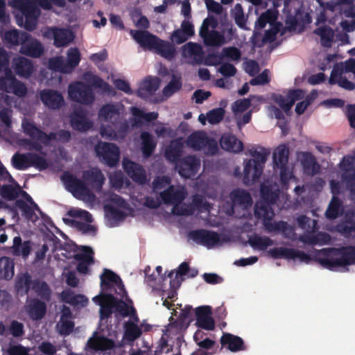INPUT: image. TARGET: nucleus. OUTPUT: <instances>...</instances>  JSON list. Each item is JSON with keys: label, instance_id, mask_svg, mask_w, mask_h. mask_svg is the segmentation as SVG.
<instances>
[{"label": "nucleus", "instance_id": "nucleus-1", "mask_svg": "<svg viewBox=\"0 0 355 355\" xmlns=\"http://www.w3.org/2000/svg\"><path fill=\"white\" fill-rule=\"evenodd\" d=\"M83 178L84 180L78 179L68 172L62 175V180L67 189L77 199L94 198V194L91 192L87 184L96 191L100 192L105 181L103 173L98 168H92L84 171Z\"/></svg>", "mask_w": 355, "mask_h": 355}, {"label": "nucleus", "instance_id": "nucleus-2", "mask_svg": "<svg viewBox=\"0 0 355 355\" xmlns=\"http://www.w3.org/2000/svg\"><path fill=\"white\" fill-rule=\"evenodd\" d=\"M315 259L323 268L330 270L353 265L355 264V246L323 248L315 252Z\"/></svg>", "mask_w": 355, "mask_h": 355}, {"label": "nucleus", "instance_id": "nucleus-3", "mask_svg": "<svg viewBox=\"0 0 355 355\" xmlns=\"http://www.w3.org/2000/svg\"><path fill=\"white\" fill-rule=\"evenodd\" d=\"M93 87L101 89L105 92H110L112 89L111 86L105 82L101 78L94 76L92 82V85L83 82L75 81L70 83L68 86L69 98L73 102L90 105L95 101V94Z\"/></svg>", "mask_w": 355, "mask_h": 355}, {"label": "nucleus", "instance_id": "nucleus-4", "mask_svg": "<svg viewBox=\"0 0 355 355\" xmlns=\"http://www.w3.org/2000/svg\"><path fill=\"white\" fill-rule=\"evenodd\" d=\"M132 37L144 49L154 50L157 54L168 60L175 56V49L173 44L161 40L148 31L130 30Z\"/></svg>", "mask_w": 355, "mask_h": 355}, {"label": "nucleus", "instance_id": "nucleus-5", "mask_svg": "<svg viewBox=\"0 0 355 355\" xmlns=\"http://www.w3.org/2000/svg\"><path fill=\"white\" fill-rule=\"evenodd\" d=\"M3 71V76H0V89L8 93H13L19 97H23L27 94V88L24 83L18 80L9 68V55L3 48L0 49V72Z\"/></svg>", "mask_w": 355, "mask_h": 355}, {"label": "nucleus", "instance_id": "nucleus-6", "mask_svg": "<svg viewBox=\"0 0 355 355\" xmlns=\"http://www.w3.org/2000/svg\"><path fill=\"white\" fill-rule=\"evenodd\" d=\"M264 148H261V150H251L250 154L254 159H249L244 166L243 184L248 185L256 182L261 177L263 164L267 159V153H264Z\"/></svg>", "mask_w": 355, "mask_h": 355}, {"label": "nucleus", "instance_id": "nucleus-7", "mask_svg": "<svg viewBox=\"0 0 355 355\" xmlns=\"http://www.w3.org/2000/svg\"><path fill=\"white\" fill-rule=\"evenodd\" d=\"M218 22L214 16L205 18L200 28L199 35L207 46H220L225 43V37L223 33L216 31Z\"/></svg>", "mask_w": 355, "mask_h": 355}, {"label": "nucleus", "instance_id": "nucleus-8", "mask_svg": "<svg viewBox=\"0 0 355 355\" xmlns=\"http://www.w3.org/2000/svg\"><path fill=\"white\" fill-rule=\"evenodd\" d=\"M12 164L17 170H25L33 166L40 171L45 170L49 164L46 159L36 153L20 154L17 153L12 157Z\"/></svg>", "mask_w": 355, "mask_h": 355}, {"label": "nucleus", "instance_id": "nucleus-9", "mask_svg": "<svg viewBox=\"0 0 355 355\" xmlns=\"http://www.w3.org/2000/svg\"><path fill=\"white\" fill-rule=\"evenodd\" d=\"M12 6L19 10L25 17L24 28L26 30L33 31L37 25L40 10L31 0H12Z\"/></svg>", "mask_w": 355, "mask_h": 355}, {"label": "nucleus", "instance_id": "nucleus-10", "mask_svg": "<svg viewBox=\"0 0 355 355\" xmlns=\"http://www.w3.org/2000/svg\"><path fill=\"white\" fill-rule=\"evenodd\" d=\"M95 151L101 162L107 166L114 167L119 164L120 150L116 144L101 141L95 146Z\"/></svg>", "mask_w": 355, "mask_h": 355}, {"label": "nucleus", "instance_id": "nucleus-11", "mask_svg": "<svg viewBox=\"0 0 355 355\" xmlns=\"http://www.w3.org/2000/svg\"><path fill=\"white\" fill-rule=\"evenodd\" d=\"M101 288L103 291H110L112 286L116 287L115 293L121 297L127 296V292L121 277L112 270L104 268L100 276Z\"/></svg>", "mask_w": 355, "mask_h": 355}, {"label": "nucleus", "instance_id": "nucleus-12", "mask_svg": "<svg viewBox=\"0 0 355 355\" xmlns=\"http://www.w3.org/2000/svg\"><path fill=\"white\" fill-rule=\"evenodd\" d=\"M189 237L196 243L207 248H211L223 243L218 232L205 229L192 230L189 233Z\"/></svg>", "mask_w": 355, "mask_h": 355}, {"label": "nucleus", "instance_id": "nucleus-13", "mask_svg": "<svg viewBox=\"0 0 355 355\" xmlns=\"http://www.w3.org/2000/svg\"><path fill=\"white\" fill-rule=\"evenodd\" d=\"M21 126L25 135L29 136L33 139L40 141L46 146L49 145L52 140H58V133L52 132L46 134L37 128L32 121L24 119L22 121Z\"/></svg>", "mask_w": 355, "mask_h": 355}, {"label": "nucleus", "instance_id": "nucleus-14", "mask_svg": "<svg viewBox=\"0 0 355 355\" xmlns=\"http://www.w3.org/2000/svg\"><path fill=\"white\" fill-rule=\"evenodd\" d=\"M44 35L46 37L53 38V44L58 48L69 45L74 38L73 33L71 31L55 26L48 28Z\"/></svg>", "mask_w": 355, "mask_h": 355}, {"label": "nucleus", "instance_id": "nucleus-15", "mask_svg": "<svg viewBox=\"0 0 355 355\" xmlns=\"http://www.w3.org/2000/svg\"><path fill=\"white\" fill-rule=\"evenodd\" d=\"M122 164L125 172L133 182L141 185L147 183V175L143 166L128 158H124Z\"/></svg>", "mask_w": 355, "mask_h": 355}, {"label": "nucleus", "instance_id": "nucleus-16", "mask_svg": "<svg viewBox=\"0 0 355 355\" xmlns=\"http://www.w3.org/2000/svg\"><path fill=\"white\" fill-rule=\"evenodd\" d=\"M40 99L47 108L52 110H59L64 104L62 94L54 89H44L41 90Z\"/></svg>", "mask_w": 355, "mask_h": 355}, {"label": "nucleus", "instance_id": "nucleus-17", "mask_svg": "<svg viewBox=\"0 0 355 355\" xmlns=\"http://www.w3.org/2000/svg\"><path fill=\"white\" fill-rule=\"evenodd\" d=\"M200 166V160L194 155H188L179 161L177 168L179 174L186 178L194 176Z\"/></svg>", "mask_w": 355, "mask_h": 355}, {"label": "nucleus", "instance_id": "nucleus-18", "mask_svg": "<svg viewBox=\"0 0 355 355\" xmlns=\"http://www.w3.org/2000/svg\"><path fill=\"white\" fill-rule=\"evenodd\" d=\"M211 308L209 306H200L196 309V325L205 330L212 331L215 328V321L211 316Z\"/></svg>", "mask_w": 355, "mask_h": 355}, {"label": "nucleus", "instance_id": "nucleus-19", "mask_svg": "<svg viewBox=\"0 0 355 355\" xmlns=\"http://www.w3.org/2000/svg\"><path fill=\"white\" fill-rule=\"evenodd\" d=\"M25 310L29 318L33 320H40L42 319L47 311L46 301L34 297L27 299Z\"/></svg>", "mask_w": 355, "mask_h": 355}, {"label": "nucleus", "instance_id": "nucleus-20", "mask_svg": "<svg viewBox=\"0 0 355 355\" xmlns=\"http://www.w3.org/2000/svg\"><path fill=\"white\" fill-rule=\"evenodd\" d=\"M70 125L73 130L81 132L88 131L93 126L92 122L82 109L76 110L71 114Z\"/></svg>", "mask_w": 355, "mask_h": 355}, {"label": "nucleus", "instance_id": "nucleus-21", "mask_svg": "<svg viewBox=\"0 0 355 355\" xmlns=\"http://www.w3.org/2000/svg\"><path fill=\"white\" fill-rule=\"evenodd\" d=\"M187 193L182 189H177L170 185L166 189L160 192L159 197L165 205L180 204L186 198Z\"/></svg>", "mask_w": 355, "mask_h": 355}, {"label": "nucleus", "instance_id": "nucleus-22", "mask_svg": "<svg viewBox=\"0 0 355 355\" xmlns=\"http://www.w3.org/2000/svg\"><path fill=\"white\" fill-rule=\"evenodd\" d=\"M182 56L190 58L191 64H200L204 60V51L200 44L190 42L182 46Z\"/></svg>", "mask_w": 355, "mask_h": 355}, {"label": "nucleus", "instance_id": "nucleus-23", "mask_svg": "<svg viewBox=\"0 0 355 355\" xmlns=\"http://www.w3.org/2000/svg\"><path fill=\"white\" fill-rule=\"evenodd\" d=\"M220 342L221 344L220 348H221V349L223 347H226L232 352L243 351L246 348L244 341L241 337L230 333H223L220 337Z\"/></svg>", "mask_w": 355, "mask_h": 355}, {"label": "nucleus", "instance_id": "nucleus-24", "mask_svg": "<svg viewBox=\"0 0 355 355\" xmlns=\"http://www.w3.org/2000/svg\"><path fill=\"white\" fill-rule=\"evenodd\" d=\"M82 250L83 253L76 254L75 256V259L79 261L76 269L81 274H87L89 271V266L94 262V252L89 246H83Z\"/></svg>", "mask_w": 355, "mask_h": 355}, {"label": "nucleus", "instance_id": "nucleus-25", "mask_svg": "<svg viewBox=\"0 0 355 355\" xmlns=\"http://www.w3.org/2000/svg\"><path fill=\"white\" fill-rule=\"evenodd\" d=\"M220 147L225 151L239 153L243 150V144L234 135L224 133L220 139Z\"/></svg>", "mask_w": 355, "mask_h": 355}, {"label": "nucleus", "instance_id": "nucleus-26", "mask_svg": "<svg viewBox=\"0 0 355 355\" xmlns=\"http://www.w3.org/2000/svg\"><path fill=\"white\" fill-rule=\"evenodd\" d=\"M30 34L26 32H20L17 29H10L5 32L3 36L4 43L9 48L22 45L30 38Z\"/></svg>", "mask_w": 355, "mask_h": 355}, {"label": "nucleus", "instance_id": "nucleus-27", "mask_svg": "<svg viewBox=\"0 0 355 355\" xmlns=\"http://www.w3.org/2000/svg\"><path fill=\"white\" fill-rule=\"evenodd\" d=\"M12 67L17 75L24 78H29L34 70L32 62L24 57L15 58L12 60Z\"/></svg>", "mask_w": 355, "mask_h": 355}, {"label": "nucleus", "instance_id": "nucleus-28", "mask_svg": "<svg viewBox=\"0 0 355 355\" xmlns=\"http://www.w3.org/2000/svg\"><path fill=\"white\" fill-rule=\"evenodd\" d=\"M10 253L15 257H22L26 259L32 250V245L30 241L22 242L19 236H15L12 245L9 248Z\"/></svg>", "mask_w": 355, "mask_h": 355}, {"label": "nucleus", "instance_id": "nucleus-29", "mask_svg": "<svg viewBox=\"0 0 355 355\" xmlns=\"http://www.w3.org/2000/svg\"><path fill=\"white\" fill-rule=\"evenodd\" d=\"M108 296H112V293H105L101 296H95L93 298L94 302L100 306L99 313L102 320L111 317L113 312L114 304Z\"/></svg>", "mask_w": 355, "mask_h": 355}, {"label": "nucleus", "instance_id": "nucleus-30", "mask_svg": "<svg viewBox=\"0 0 355 355\" xmlns=\"http://www.w3.org/2000/svg\"><path fill=\"white\" fill-rule=\"evenodd\" d=\"M98 116L105 121L110 122L115 125L120 119L119 110L116 105L105 104L100 108Z\"/></svg>", "mask_w": 355, "mask_h": 355}, {"label": "nucleus", "instance_id": "nucleus-31", "mask_svg": "<svg viewBox=\"0 0 355 355\" xmlns=\"http://www.w3.org/2000/svg\"><path fill=\"white\" fill-rule=\"evenodd\" d=\"M20 52L33 58H40L44 53V48L40 42L31 37L27 42H23Z\"/></svg>", "mask_w": 355, "mask_h": 355}, {"label": "nucleus", "instance_id": "nucleus-32", "mask_svg": "<svg viewBox=\"0 0 355 355\" xmlns=\"http://www.w3.org/2000/svg\"><path fill=\"white\" fill-rule=\"evenodd\" d=\"M263 226L268 232H281L284 237L289 236L294 230L287 222L283 220L272 222V219H270L264 222Z\"/></svg>", "mask_w": 355, "mask_h": 355}, {"label": "nucleus", "instance_id": "nucleus-33", "mask_svg": "<svg viewBox=\"0 0 355 355\" xmlns=\"http://www.w3.org/2000/svg\"><path fill=\"white\" fill-rule=\"evenodd\" d=\"M301 162L305 174L313 176L320 173V166L311 153H303Z\"/></svg>", "mask_w": 355, "mask_h": 355}, {"label": "nucleus", "instance_id": "nucleus-34", "mask_svg": "<svg viewBox=\"0 0 355 355\" xmlns=\"http://www.w3.org/2000/svg\"><path fill=\"white\" fill-rule=\"evenodd\" d=\"M230 199L233 207H247L252 205V200L250 193L244 189H236L230 193Z\"/></svg>", "mask_w": 355, "mask_h": 355}, {"label": "nucleus", "instance_id": "nucleus-35", "mask_svg": "<svg viewBox=\"0 0 355 355\" xmlns=\"http://www.w3.org/2000/svg\"><path fill=\"white\" fill-rule=\"evenodd\" d=\"M33 282L31 275L28 272L18 276L15 286L17 295L21 297L28 295L31 289H33Z\"/></svg>", "mask_w": 355, "mask_h": 355}, {"label": "nucleus", "instance_id": "nucleus-36", "mask_svg": "<svg viewBox=\"0 0 355 355\" xmlns=\"http://www.w3.org/2000/svg\"><path fill=\"white\" fill-rule=\"evenodd\" d=\"M160 80L157 77H148L146 78L137 91V95L144 97L153 94L159 88Z\"/></svg>", "mask_w": 355, "mask_h": 355}, {"label": "nucleus", "instance_id": "nucleus-37", "mask_svg": "<svg viewBox=\"0 0 355 355\" xmlns=\"http://www.w3.org/2000/svg\"><path fill=\"white\" fill-rule=\"evenodd\" d=\"M289 149L286 144L278 146L274 150L272 160L274 168L286 166L288 162Z\"/></svg>", "mask_w": 355, "mask_h": 355}, {"label": "nucleus", "instance_id": "nucleus-38", "mask_svg": "<svg viewBox=\"0 0 355 355\" xmlns=\"http://www.w3.org/2000/svg\"><path fill=\"white\" fill-rule=\"evenodd\" d=\"M260 193L263 202L273 205L279 198V189L272 184H263L261 185Z\"/></svg>", "mask_w": 355, "mask_h": 355}, {"label": "nucleus", "instance_id": "nucleus-39", "mask_svg": "<svg viewBox=\"0 0 355 355\" xmlns=\"http://www.w3.org/2000/svg\"><path fill=\"white\" fill-rule=\"evenodd\" d=\"M343 213L342 200L338 196H332L331 201L325 211V216L329 220L337 218Z\"/></svg>", "mask_w": 355, "mask_h": 355}, {"label": "nucleus", "instance_id": "nucleus-40", "mask_svg": "<svg viewBox=\"0 0 355 355\" xmlns=\"http://www.w3.org/2000/svg\"><path fill=\"white\" fill-rule=\"evenodd\" d=\"M327 8L332 12H337L342 18L355 19V3L327 4Z\"/></svg>", "mask_w": 355, "mask_h": 355}, {"label": "nucleus", "instance_id": "nucleus-41", "mask_svg": "<svg viewBox=\"0 0 355 355\" xmlns=\"http://www.w3.org/2000/svg\"><path fill=\"white\" fill-rule=\"evenodd\" d=\"M248 244L254 249L261 251L266 250L269 246L274 244L272 239L266 236H258L254 234L250 236L248 241Z\"/></svg>", "mask_w": 355, "mask_h": 355}, {"label": "nucleus", "instance_id": "nucleus-42", "mask_svg": "<svg viewBox=\"0 0 355 355\" xmlns=\"http://www.w3.org/2000/svg\"><path fill=\"white\" fill-rule=\"evenodd\" d=\"M15 263L12 259L7 257L0 258V279H11L14 276Z\"/></svg>", "mask_w": 355, "mask_h": 355}, {"label": "nucleus", "instance_id": "nucleus-43", "mask_svg": "<svg viewBox=\"0 0 355 355\" xmlns=\"http://www.w3.org/2000/svg\"><path fill=\"white\" fill-rule=\"evenodd\" d=\"M209 137L202 132L192 133L187 139V145L196 150H202L206 145Z\"/></svg>", "mask_w": 355, "mask_h": 355}, {"label": "nucleus", "instance_id": "nucleus-44", "mask_svg": "<svg viewBox=\"0 0 355 355\" xmlns=\"http://www.w3.org/2000/svg\"><path fill=\"white\" fill-rule=\"evenodd\" d=\"M32 290L42 300L49 302L51 300V290L46 282L35 279Z\"/></svg>", "mask_w": 355, "mask_h": 355}, {"label": "nucleus", "instance_id": "nucleus-45", "mask_svg": "<svg viewBox=\"0 0 355 355\" xmlns=\"http://www.w3.org/2000/svg\"><path fill=\"white\" fill-rule=\"evenodd\" d=\"M141 150L144 157L148 158L151 156L156 148L155 142L151 134L148 132H143L141 134Z\"/></svg>", "mask_w": 355, "mask_h": 355}, {"label": "nucleus", "instance_id": "nucleus-46", "mask_svg": "<svg viewBox=\"0 0 355 355\" xmlns=\"http://www.w3.org/2000/svg\"><path fill=\"white\" fill-rule=\"evenodd\" d=\"M314 33L320 37V43L323 46H331L334 32L331 27L327 26L319 27L314 31Z\"/></svg>", "mask_w": 355, "mask_h": 355}, {"label": "nucleus", "instance_id": "nucleus-47", "mask_svg": "<svg viewBox=\"0 0 355 355\" xmlns=\"http://www.w3.org/2000/svg\"><path fill=\"white\" fill-rule=\"evenodd\" d=\"M109 298L112 301L114 304V309L122 316L127 317L129 315L135 314V309L133 306H128L123 300H119L117 297L112 294V296H108Z\"/></svg>", "mask_w": 355, "mask_h": 355}, {"label": "nucleus", "instance_id": "nucleus-48", "mask_svg": "<svg viewBox=\"0 0 355 355\" xmlns=\"http://www.w3.org/2000/svg\"><path fill=\"white\" fill-rule=\"evenodd\" d=\"M182 146L179 141H171L165 150L166 158L172 162H179L182 154Z\"/></svg>", "mask_w": 355, "mask_h": 355}, {"label": "nucleus", "instance_id": "nucleus-49", "mask_svg": "<svg viewBox=\"0 0 355 355\" xmlns=\"http://www.w3.org/2000/svg\"><path fill=\"white\" fill-rule=\"evenodd\" d=\"M270 205L265 202L255 205L254 214L257 218L263 219V224H264L265 221L272 219L274 216V212Z\"/></svg>", "mask_w": 355, "mask_h": 355}, {"label": "nucleus", "instance_id": "nucleus-50", "mask_svg": "<svg viewBox=\"0 0 355 355\" xmlns=\"http://www.w3.org/2000/svg\"><path fill=\"white\" fill-rule=\"evenodd\" d=\"M21 191V189L18 184L15 187L11 184H4L1 187H0V195L7 200H15L19 196Z\"/></svg>", "mask_w": 355, "mask_h": 355}, {"label": "nucleus", "instance_id": "nucleus-51", "mask_svg": "<svg viewBox=\"0 0 355 355\" xmlns=\"http://www.w3.org/2000/svg\"><path fill=\"white\" fill-rule=\"evenodd\" d=\"M15 205L18 207L22 214V216L28 220L36 221L39 219V217L33 213V208L31 207V205L28 204L23 200H17L15 202Z\"/></svg>", "mask_w": 355, "mask_h": 355}, {"label": "nucleus", "instance_id": "nucleus-52", "mask_svg": "<svg viewBox=\"0 0 355 355\" xmlns=\"http://www.w3.org/2000/svg\"><path fill=\"white\" fill-rule=\"evenodd\" d=\"M80 53L77 48H70L68 50L67 58L65 60L69 73L71 72L80 63Z\"/></svg>", "mask_w": 355, "mask_h": 355}, {"label": "nucleus", "instance_id": "nucleus-53", "mask_svg": "<svg viewBox=\"0 0 355 355\" xmlns=\"http://www.w3.org/2000/svg\"><path fill=\"white\" fill-rule=\"evenodd\" d=\"M142 334L140 327L135 322H128L125 324V338L129 341H134L139 338Z\"/></svg>", "mask_w": 355, "mask_h": 355}, {"label": "nucleus", "instance_id": "nucleus-54", "mask_svg": "<svg viewBox=\"0 0 355 355\" xmlns=\"http://www.w3.org/2000/svg\"><path fill=\"white\" fill-rule=\"evenodd\" d=\"M339 25L343 31H345L344 33L340 34V40L343 42H348L349 35L347 33H352L355 31V19H352V20L343 19L340 22Z\"/></svg>", "mask_w": 355, "mask_h": 355}, {"label": "nucleus", "instance_id": "nucleus-55", "mask_svg": "<svg viewBox=\"0 0 355 355\" xmlns=\"http://www.w3.org/2000/svg\"><path fill=\"white\" fill-rule=\"evenodd\" d=\"M341 179L349 190L352 199L355 200V169L349 173H343Z\"/></svg>", "mask_w": 355, "mask_h": 355}, {"label": "nucleus", "instance_id": "nucleus-56", "mask_svg": "<svg viewBox=\"0 0 355 355\" xmlns=\"http://www.w3.org/2000/svg\"><path fill=\"white\" fill-rule=\"evenodd\" d=\"M181 87L182 82L180 78H176L175 76H173L171 80L164 87L162 92L165 96L169 97L179 91Z\"/></svg>", "mask_w": 355, "mask_h": 355}, {"label": "nucleus", "instance_id": "nucleus-57", "mask_svg": "<svg viewBox=\"0 0 355 355\" xmlns=\"http://www.w3.org/2000/svg\"><path fill=\"white\" fill-rule=\"evenodd\" d=\"M232 16L234 19L236 24L243 28L245 26L246 19L245 18L243 7L241 4L236 3L232 9Z\"/></svg>", "mask_w": 355, "mask_h": 355}, {"label": "nucleus", "instance_id": "nucleus-58", "mask_svg": "<svg viewBox=\"0 0 355 355\" xmlns=\"http://www.w3.org/2000/svg\"><path fill=\"white\" fill-rule=\"evenodd\" d=\"M291 248H286L283 247L279 248H274L272 249H270L268 251V254L273 259H291Z\"/></svg>", "mask_w": 355, "mask_h": 355}, {"label": "nucleus", "instance_id": "nucleus-59", "mask_svg": "<svg viewBox=\"0 0 355 355\" xmlns=\"http://www.w3.org/2000/svg\"><path fill=\"white\" fill-rule=\"evenodd\" d=\"M198 346L199 349H202V350L207 352H215V354L221 351V348L219 347L216 341L208 337H205L203 340L200 341Z\"/></svg>", "mask_w": 355, "mask_h": 355}, {"label": "nucleus", "instance_id": "nucleus-60", "mask_svg": "<svg viewBox=\"0 0 355 355\" xmlns=\"http://www.w3.org/2000/svg\"><path fill=\"white\" fill-rule=\"evenodd\" d=\"M224 114V109L218 107L209 111L207 114V117L209 123L216 124L223 120Z\"/></svg>", "mask_w": 355, "mask_h": 355}, {"label": "nucleus", "instance_id": "nucleus-61", "mask_svg": "<svg viewBox=\"0 0 355 355\" xmlns=\"http://www.w3.org/2000/svg\"><path fill=\"white\" fill-rule=\"evenodd\" d=\"M9 333L15 338L21 337L24 335V326L23 323L17 321L12 320L8 327Z\"/></svg>", "mask_w": 355, "mask_h": 355}, {"label": "nucleus", "instance_id": "nucleus-62", "mask_svg": "<svg viewBox=\"0 0 355 355\" xmlns=\"http://www.w3.org/2000/svg\"><path fill=\"white\" fill-rule=\"evenodd\" d=\"M272 99L279 105V107L286 112L288 113L292 107H288L289 105L288 94L283 96L282 94H274L272 96Z\"/></svg>", "mask_w": 355, "mask_h": 355}, {"label": "nucleus", "instance_id": "nucleus-63", "mask_svg": "<svg viewBox=\"0 0 355 355\" xmlns=\"http://www.w3.org/2000/svg\"><path fill=\"white\" fill-rule=\"evenodd\" d=\"M194 209L191 205L175 204L172 213L177 216H190L193 214Z\"/></svg>", "mask_w": 355, "mask_h": 355}, {"label": "nucleus", "instance_id": "nucleus-64", "mask_svg": "<svg viewBox=\"0 0 355 355\" xmlns=\"http://www.w3.org/2000/svg\"><path fill=\"white\" fill-rule=\"evenodd\" d=\"M345 73L342 65L336 64L331 72L330 77L329 79V83L330 85H336L338 81L343 77L342 74Z\"/></svg>", "mask_w": 355, "mask_h": 355}]
</instances>
